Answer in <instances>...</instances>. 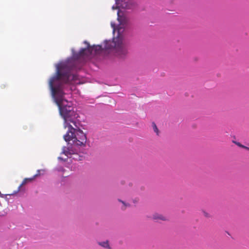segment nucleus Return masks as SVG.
<instances>
[{
  "instance_id": "obj_1",
  "label": "nucleus",
  "mask_w": 249,
  "mask_h": 249,
  "mask_svg": "<svg viewBox=\"0 0 249 249\" xmlns=\"http://www.w3.org/2000/svg\"><path fill=\"white\" fill-rule=\"evenodd\" d=\"M71 76V69L66 64H60L57 66L56 75L50 80L49 87L59 114L64 120V126L69 128L64 136V140L66 142L72 141L74 146L83 147L85 146L87 137L80 128L78 115L74 110L71 103L64 97L63 84L69 82Z\"/></svg>"
},
{
  "instance_id": "obj_2",
  "label": "nucleus",
  "mask_w": 249,
  "mask_h": 249,
  "mask_svg": "<svg viewBox=\"0 0 249 249\" xmlns=\"http://www.w3.org/2000/svg\"><path fill=\"white\" fill-rule=\"evenodd\" d=\"M106 50L114 48L116 55L120 59H124L128 53L127 48L123 42L122 37L114 38L112 41H106L104 42Z\"/></svg>"
},
{
  "instance_id": "obj_3",
  "label": "nucleus",
  "mask_w": 249,
  "mask_h": 249,
  "mask_svg": "<svg viewBox=\"0 0 249 249\" xmlns=\"http://www.w3.org/2000/svg\"><path fill=\"white\" fill-rule=\"evenodd\" d=\"M84 43L87 45V47L81 49L78 53H73L72 57L74 59H78L85 56H89L93 52L95 53H97L102 50V47L101 45H93L91 46L87 41H85Z\"/></svg>"
},
{
  "instance_id": "obj_4",
  "label": "nucleus",
  "mask_w": 249,
  "mask_h": 249,
  "mask_svg": "<svg viewBox=\"0 0 249 249\" xmlns=\"http://www.w3.org/2000/svg\"><path fill=\"white\" fill-rule=\"evenodd\" d=\"M77 152L75 149H73L72 146L69 147H64L62 153L65 155L68 156L69 155L74 154Z\"/></svg>"
},
{
  "instance_id": "obj_5",
  "label": "nucleus",
  "mask_w": 249,
  "mask_h": 249,
  "mask_svg": "<svg viewBox=\"0 0 249 249\" xmlns=\"http://www.w3.org/2000/svg\"><path fill=\"white\" fill-rule=\"evenodd\" d=\"M152 218L154 220H155L157 221H160V220L166 221L168 220L167 217H166L164 215H163L161 214H160V213H155L153 214L152 215Z\"/></svg>"
},
{
  "instance_id": "obj_6",
  "label": "nucleus",
  "mask_w": 249,
  "mask_h": 249,
  "mask_svg": "<svg viewBox=\"0 0 249 249\" xmlns=\"http://www.w3.org/2000/svg\"><path fill=\"white\" fill-rule=\"evenodd\" d=\"M99 244L105 248H107L108 249H111L109 245L108 241H106L102 242H99Z\"/></svg>"
},
{
  "instance_id": "obj_7",
  "label": "nucleus",
  "mask_w": 249,
  "mask_h": 249,
  "mask_svg": "<svg viewBox=\"0 0 249 249\" xmlns=\"http://www.w3.org/2000/svg\"><path fill=\"white\" fill-rule=\"evenodd\" d=\"M37 176V175H36L32 178H25L23 180V181H22L21 184L20 185V187H21V186L25 184L28 181H32Z\"/></svg>"
},
{
  "instance_id": "obj_8",
  "label": "nucleus",
  "mask_w": 249,
  "mask_h": 249,
  "mask_svg": "<svg viewBox=\"0 0 249 249\" xmlns=\"http://www.w3.org/2000/svg\"><path fill=\"white\" fill-rule=\"evenodd\" d=\"M233 142L234 143L237 145H238V146H239L240 147L244 148V149L249 151V146H245V145L242 144L240 142H237L236 141H233Z\"/></svg>"
},
{
  "instance_id": "obj_9",
  "label": "nucleus",
  "mask_w": 249,
  "mask_h": 249,
  "mask_svg": "<svg viewBox=\"0 0 249 249\" xmlns=\"http://www.w3.org/2000/svg\"><path fill=\"white\" fill-rule=\"evenodd\" d=\"M152 127H153V128L155 132H156L157 135H158L159 134V129L155 123H152Z\"/></svg>"
},
{
  "instance_id": "obj_10",
  "label": "nucleus",
  "mask_w": 249,
  "mask_h": 249,
  "mask_svg": "<svg viewBox=\"0 0 249 249\" xmlns=\"http://www.w3.org/2000/svg\"><path fill=\"white\" fill-rule=\"evenodd\" d=\"M202 213L203 216L206 218H210L211 217L210 213L205 210H202Z\"/></svg>"
},
{
  "instance_id": "obj_11",
  "label": "nucleus",
  "mask_w": 249,
  "mask_h": 249,
  "mask_svg": "<svg viewBox=\"0 0 249 249\" xmlns=\"http://www.w3.org/2000/svg\"><path fill=\"white\" fill-rule=\"evenodd\" d=\"M120 201H121L124 205L125 207H127V206H129V204H126L123 201H121V200H119Z\"/></svg>"
}]
</instances>
